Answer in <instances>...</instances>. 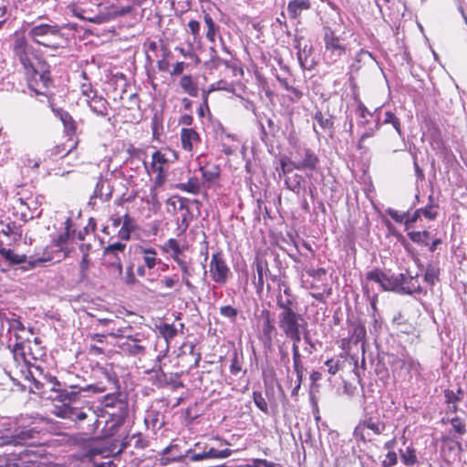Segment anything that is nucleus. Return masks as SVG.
<instances>
[{
    "mask_svg": "<svg viewBox=\"0 0 467 467\" xmlns=\"http://www.w3.org/2000/svg\"><path fill=\"white\" fill-rule=\"evenodd\" d=\"M152 169L154 171H158L159 173L162 172V164L166 162V159L163 154H161L159 150L153 152L152 156Z\"/></svg>",
    "mask_w": 467,
    "mask_h": 467,
    "instance_id": "nucleus-45",
    "label": "nucleus"
},
{
    "mask_svg": "<svg viewBox=\"0 0 467 467\" xmlns=\"http://www.w3.org/2000/svg\"><path fill=\"white\" fill-rule=\"evenodd\" d=\"M36 458V453L31 449H25L18 454L0 456V467H22V463L32 462Z\"/></svg>",
    "mask_w": 467,
    "mask_h": 467,
    "instance_id": "nucleus-10",
    "label": "nucleus"
},
{
    "mask_svg": "<svg viewBox=\"0 0 467 467\" xmlns=\"http://www.w3.org/2000/svg\"><path fill=\"white\" fill-rule=\"evenodd\" d=\"M12 353H13V357H14V359L17 362V363H20L21 361H26V355H25V352H24V345L23 343H16L15 344V346L13 347V349H12Z\"/></svg>",
    "mask_w": 467,
    "mask_h": 467,
    "instance_id": "nucleus-51",
    "label": "nucleus"
},
{
    "mask_svg": "<svg viewBox=\"0 0 467 467\" xmlns=\"http://www.w3.org/2000/svg\"><path fill=\"white\" fill-rule=\"evenodd\" d=\"M276 306L280 309L279 314H285L290 312H296L298 303L296 300V296L282 297L281 291H279L276 296Z\"/></svg>",
    "mask_w": 467,
    "mask_h": 467,
    "instance_id": "nucleus-24",
    "label": "nucleus"
},
{
    "mask_svg": "<svg viewBox=\"0 0 467 467\" xmlns=\"http://www.w3.org/2000/svg\"><path fill=\"white\" fill-rule=\"evenodd\" d=\"M254 265L257 274L256 279L254 280V285L256 289V294L261 295L265 287V276L269 277L273 282H275L277 281V275L271 274L266 260L263 258L256 257L254 259Z\"/></svg>",
    "mask_w": 467,
    "mask_h": 467,
    "instance_id": "nucleus-8",
    "label": "nucleus"
},
{
    "mask_svg": "<svg viewBox=\"0 0 467 467\" xmlns=\"http://www.w3.org/2000/svg\"><path fill=\"white\" fill-rule=\"evenodd\" d=\"M90 109L99 116L105 117L108 115L109 102L102 97H99L94 93L90 99H87Z\"/></svg>",
    "mask_w": 467,
    "mask_h": 467,
    "instance_id": "nucleus-23",
    "label": "nucleus"
},
{
    "mask_svg": "<svg viewBox=\"0 0 467 467\" xmlns=\"http://www.w3.org/2000/svg\"><path fill=\"white\" fill-rule=\"evenodd\" d=\"M49 65L38 57H36V65L32 70H28L26 74L34 80L39 79L44 87L47 88L51 84Z\"/></svg>",
    "mask_w": 467,
    "mask_h": 467,
    "instance_id": "nucleus-12",
    "label": "nucleus"
},
{
    "mask_svg": "<svg viewBox=\"0 0 467 467\" xmlns=\"http://www.w3.org/2000/svg\"><path fill=\"white\" fill-rule=\"evenodd\" d=\"M12 50L26 72L33 69L36 62H33L31 57L34 56L35 48L25 36H17L14 40Z\"/></svg>",
    "mask_w": 467,
    "mask_h": 467,
    "instance_id": "nucleus-4",
    "label": "nucleus"
},
{
    "mask_svg": "<svg viewBox=\"0 0 467 467\" xmlns=\"http://www.w3.org/2000/svg\"><path fill=\"white\" fill-rule=\"evenodd\" d=\"M177 188L192 194H198L201 190L200 182L196 177H191L187 182L179 183Z\"/></svg>",
    "mask_w": 467,
    "mask_h": 467,
    "instance_id": "nucleus-35",
    "label": "nucleus"
},
{
    "mask_svg": "<svg viewBox=\"0 0 467 467\" xmlns=\"http://www.w3.org/2000/svg\"><path fill=\"white\" fill-rule=\"evenodd\" d=\"M305 179L302 175L298 173H293L291 175H287L285 178V187L296 193V195H299L302 191L306 192V188L304 185Z\"/></svg>",
    "mask_w": 467,
    "mask_h": 467,
    "instance_id": "nucleus-21",
    "label": "nucleus"
},
{
    "mask_svg": "<svg viewBox=\"0 0 467 467\" xmlns=\"http://www.w3.org/2000/svg\"><path fill=\"white\" fill-rule=\"evenodd\" d=\"M181 141L183 150L192 151L201 142V138L195 130L183 128L181 131Z\"/></svg>",
    "mask_w": 467,
    "mask_h": 467,
    "instance_id": "nucleus-19",
    "label": "nucleus"
},
{
    "mask_svg": "<svg viewBox=\"0 0 467 467\" xmlns=\"http://www.w3.org/2000/svg\"><path fill=\"white\" fill-rule=\"evenodd\" d=\"M112 192L113 188L109 182L108 180H104L100 176L96 184L93 195L90 197L89 203H91L96 198H99L102 202H108L112 196Z\"/></svg>",
    "mask_w": 467,
    "mask_h": 467,
    "instance_id": "nucleus-17",
    "label": "nucleus"
},
{
    "mask_svg": "<svg viewBox=\"0 0 467 467\" xmlns=\"http://www.w3.org/2000/svg\"><path fill=\"white\" fill-rule=\"evenodd\" d=\"M267 127H268V132L265 130L264 125L261 123V130H262V140H265V137L267 136V134H271L272 136H275V134L279 130V127L275 124L274 120L270 118L267 119Z\"/></svg>",
    "mask_w": 467,
    "mask_h": 467,
    "instance_id": "nucleus-52",
    "label": "nucleus"
},
{
    "mask_svg": "<svg viewBox=\"0 0 467 467\" xmlns=\"http://www.w3.org/2000/svg\"><path fill=\"white\" fill-rule=\"evenodd\" d=\"M421 217V213L419 209H417L412 214H410L408 212V216H406L405 224L407 227H410L411 224L416 223Z\"/></svg>",
    "mask_w": 467,
    "mask_h": 467,
    "instance_id": "nucleus-63",
    "label": "nucleus"
},
{
    "mask_svg": "<svg viewBox=\"0 0 467 467\" xmlns=\"http://www.w3.org/2000/svg\"><path fill=\"white\" fill-rule=\"evenodd\" d=\"M382 418H384V415H380L379 412H365L364 419L361 421L375 435H381L387 427Z\"/></svg>",
    "mask_w": 467,
    "mask_h": 467,
    "instance_id": "nucleus-13",
    "label": "nucleus"
},
{
    "mask_svg": "<svg viewBox=\"0 0 467 467\" xmlns=\"http://www.w3.org/2000/svg\"><path fill=\"white\" fill-rule=\"evenodd\" d=\"M312 117L323 130L333 131L334 122L332 115H325L320 109H317Z\"/></svg>",
    "mask_w": 467,
    "mask_h": 467,
    "instance_id": "nucleus-29",
    "label": "nucleus"
},
{
    "mask_svg": "<svg viewBox=\"0 0 467 467\" xmlns=\"http://www.w3.org/2000/svg\"><path fill=\"white\" fill-rule=\"evenodd\" d=\"M55 113L62 121L66 133L68 136L75 135L77 130V124L72 116L67 111L61 109L55 110Z\"/></svg>",
    "mask_w": 467,
    "mask_h": 467,
    "instance_id": "nucleus-26",
    "label": "nucleus"
},
{
    "mask_svg": "<svg viewBox=\"0 0 467 467\" xmlns=\"http://www.w3.org/2000/svg\"><path fill=\"white\" fill-rule=\"evenodd\" d=\"M439 205L434 203V198L432 195L429 196V203L424 208H420L421 216L429 220H435L438 216Z\"/></svg>",
    "mask_w": 467,
    "mask_h": 467,
    "instance_id": "nucleus-31",
    "label": "nucleus"
},
{
    "mask_svg": "<svg viewBox=\"0 0 467 467\" xmlns=\"http://www.w3.org/2000/svg\"><path fill=\"white\" fill-rule=\"evenodd\" d=\"M213 90H215V88L213 86H212L209 90L202 91V103L200 105L199 109H198V114L200 117L204 116V109H207V110L209 109L208 96H209V93Z\"/></svg>",
    "mask_w": 467,
    "mask_h": 467,
    "instance_id": "nucleus-54",
    "label": "nucleus"
},
{
    "mask_svg": "<svg viewBox=\"0 0 467 467\" xmlns=\"http://www.w3.org/2000/svg\"><path fill=\"white\" fill-rule=\"evenodd\" d=\"M418 276V275L407 276L403 274V281L400 285V294L412 295L416 293L426 295L427 292L420 286Z\"/></svg>",
    "mask_w": 467,
    "mask_h": 467,
    "instance_id": "nucleus-14",
    "label": "nucleus"
},
{
    "mask_svg": "<svg viewBox=\"0 0 467 467\" xmlns=\"http://www.w3.org/2000/svg\"><path fill=\"white\" fill-rule=\"evenodd\" d=\"M180 86L190 96H192V97L198 96V87L193 82V80L190 75H185L181 78Z\"/></svg>",
    "mask_w": 467,
    "mask_h": 467,
    "instance_id": "nucleus-33",
    "label": "nucleus"
},
{
    "mask_svg": "<svg viewBox=\"0 0 467 467\" xmlns=\"http://www.w3.org/2000/svg\"><path fill=\"white\" fill-rule=\"evenodd\" d=\"M325 365L327 367V371L331 375H336L340 368V361L334 360L333 358L327 359Z\"/></svg>",
    "mask_w": 467,
    "mask_h": 467,
    "instance_id": "nucleus-60",
    "label": "nucleus"
},
{
    "mask_svg": "<svg viewBox=\"0 0 467 467\" xmlns=\"http://www.w3.org/2000/svg\"><path fill=\"white\" fill-rule=\"evenodd\" d=\"M408 236L410 237V239L413 242V243H416L418 244H420V245H424V246H427L429 245V241H430V238H431V233L424 230V231H413V232H410L408 233Z\"/></svg>",
    "mask_w": 467,
    "mask_h": 467,
    "instance_id": "nucleus-36",
    "label": "nucleus"
},
{
    "mask_svg": "<svg viewBox=\"0 0 467 467\" xmlns=\"http://www.w3.org/2000/svg\"><path fill=\"white\" fill-rule=\"evenodd\" d=\"M137 228L136 221L130 214L126 213L123 216V222L120 229L119 230L118 236L121 240L128 241L130 238V234Z\"/></svg>",
    "mask_w": 467,
    "mask_h": 467,
    "instance_id": "nucleus-25",
    "label": "nucleus"
},
{
    "mask_svg": "<svg viewBox=\"0 0 467 467\" xmlns=\"http://www.w3.org/2000/svg\"><path fill=\"white\" fill-rule=\"evenodd\" d=\"M202 179L207 182H213L214 180L218 179L220 176V169L218 166H213L210 170H205L204 168H200Z\"/></svg>",
    "mask_w": 467,
    "mask_h": 467,
    "instance_id": "nucleus-44",
    "label": "nucleus"
},
{
    "mask_svg": "<svg viewBox=\"0 0 467 467\" xmlns=\"http://www.w3.org/2000/svg\"><path fill=\"white\" fill-rule=\"evenodd\" d=\"M441 268L439 262L430 261L425 267L424 281L433 287L440 281Z\"/></svg>",
    "mask_w": 467,
    "mask_h": 467,
    "instance_id": "nucleus-22",
    "label": "nucleus"
},
{
    "mask_svg": "<svg viewBox=\"0 0 467 467\" xmlns=\"http://www.w3.org/2000/svg\"><path fill=\"white\" fill-rule=\"evenodd\" d=\"M387 213L390 216V218L392 220H394L396 223H405L406 216H408V212L400 214V213H399L398 211H396L392 208H389L387 210Z\"/></svg>",
    "mask_w": 467,
    "mask_h": 467,
    "instance_id": "nucleus-56",
    "label": "nucleus"
},
{
    "mask_svg": "<svg viewBox=\"0 0 467 467\" xmlns=\"http://www.w3.org/2000/svg\"><path fill=\"white\" fill-rule=\"evenodd\" d=\"M398 462V457L395 451H389L382 461L383 467H393Z\"/></svg>",
    "mask_w": 467,
    "mask_h": 467,
    "instance_id": "nucleus-57",
    "label": "nucleus"
},
{
    "mask_svg": "<svg viewBox=\"0 0 467 467\" xmlns=\"http://www.w3.org/2000/svg\"><path fill=\"white\" fill-rule=\"evenodd\" d=\"M140 250L141 254H143L142 259H143L145 265L149 269H152L157 264L156 251L153 248H145V247H140Z\"/></svg>",
    "mask_w": 467,
    "mask_h": 467,
    "instance_id": "nucleus-37",
    "label": "nucleus"
},
{
    "mask_svg": "<svg viewBox=\"0 0 467 467\" xmlns=\"http://www.w3.org/2000/svg\"><path fill=\"white\" fill-rule=\"evenodd\" d=\"M319 163V158L309 148H300L296 151L295 159L293 160V167L296 170L315 171Z\"/></svg>",
    "mask_w": 467,
    "mask_h": 467,
    "instance_id": "nucleus-7",
    "label": "nucleus"
},
{
    "mask_svg": "<svg viewBox=\"0 0 467 467\" xmlns=\"http://www.w3.org/2000/svg\"><path fill=\"white\" fill-rule=\"evenodd\" d=\"M253 400L255 406L264 413H268V405L265 399L263 397V394L260 391L253 392Z\"/></svg>",
    "mask_w": 467,
    "mask_h": 467,
    "instance_id": "nucleus-46",
    "label": "nucleus"
},
{
    "mask_svg": "<svg viewBox=\"0 0 467 467\" xmlns=\"http://www.w3.org/2000/svg\"><path fill=\"white\" fill-rule=\"evenodd\" d=\"M400 458L402 462L408 466H412L417 462L416 451L410 447H407L404 451L400 450Z\"/></svg>",
    "mask_w": 467,
    "mask_h": 467,
    "instance_id": "nucleus-41",
    "label": "nucleus"
},
{
    "mask_svg": "<svg viewBox=\"0 0 467 467\" xmlns=\"http://www.w3.org/2000/svg\"><path fill=\"white\" fill-rule=\"evenodd\" d=\"M144 340L145 338L142 334L136 333L134 334L133 342L130 340L119 341L118 348L130 356L144 355L146 347L141 344Z\"/></svg>",
    "mask_w": 467,
    "mask_h": 467,
    "instance_id": "nucleus-11",
    "label": "nucleus"
},
{
    "mask_svg": "<svg viewBox=\"0 0 467 467\" xmlns=\"http://www.w3.org/2000/svg\"><path fill=\"white\" fill-rule=\"evenodd\" d=\"M0 255L9 265H21V269L28 271L36 267L37 261L27 260L26 254H18L12 249L0 247Z\"/></svg>",
    "mask_w": 467,
    "mask_h": 467,
    "instance_id": "nucleus-9",
    "label": "nucleus"
},
{
    "mask_svg": "<svg viewBox=\"0 0 467 467\" xmlns=\"http://www.w3.org/2000/svg\"><path fill=\"white\" fill-rule=\"evenodd\" d=\"M53 379L44 383L42 393V397L61 403L55 406L53 413L58 418L69 420L78 424L88 420V424L85 433L88 435L95 434L100 424L99 416L88 402L80 400V393L87 390L88 388L61 382L56 377H53Z\"/></svg>",
    "mask_w": 467,
    "mask_h": 467,
    "instance_id": "nucleus-1",
    "label": "nucleus"
},
{
    "mask_svg": "<svg viewBox=\"0 0 467 467\" xmlns=\"http://www.w3.org/2000/svg\"><path fill=\"white\" fill-rule=\"evenodd\" d=\"M296 48L297 49V59L300 64V67L304 70H310L314 67L315 62L310 57L312 55V46L305 44L302 45L301 42H298L296 45Z\"/></svg>",
    "mask_w": 467,
    "mask_h": 467,
    "instance_id": "nucleus-16",
    "label": "nucleus"
},
{
    "mask_svg": "<svg viewBox=\"0 0 467 467\" xmlns=\"http://www.w3.org/2000/svg\"><path fill=\"white\" fill-rule=\"evenodd\" d=\"M188 26H189L190 32L193 36V40L195 42L196 41L200 42V40H201V35H200L201 25H200V23L196 20H191L188 23Z\"/></svg>",
    "mask_w": 467,
    "mask_h": 467,
    "instance_id": "nucleus-55",
    "label": "nucleus"
},
{
    "mask_svg": "<svg viewBox=\"0 0 467 467\" xmlns=\"http://www.w3.org/2000/svg\"><path fill=\"white\" fill-rule=\"evenodd\" d=\"M72 235L73 234L65 231L54 240L55 245L58 247L61 251H65L66 245Z\"/></svg>",
    "mask_w": 467,
    "mask_h": 467,
    "instance_id": "nucleus-50",
    "label": "nucleus"
},
{
    "mask_svg": "<svg viewBox=\"0 0 467 467\" xmlns=\"http://www.w3.org/2000/svg\"><path fill=\"white\" fill-rule=\"evenodd\" d=\"M30 374H32L30 372ZM32 377V384L31 391L34 393H38L42 396L43 389H44V383L42 382L40 378H36L34 375H31Z\"/></svg>",
    "mask_w": 467,
    "mask_h": 467,
    "instance_id": "nucleus-58",
    "label": "nucleus"
},
{
    "mask_svg": "<svg viewBox=\"0 0 467 467\" xmlns=\"http://www.w3.org/2000/svg\"><path fill=\"white\" fill-rule=\"evenodd\" d=\"M233 453V451L230 449H224V450H216L214 448H210L208 451V456L209 459H224L229 456H231Z\"/></svg>",
    "mask_w": 467,
    "mask_h": 467,
    "instance_id": "nucleus-49",
    "label": "nucleus"
},
{
    "mask_svg": "<svg viewBox=\"0 0 467 467\" xmlns=\"http://www.w3.org/2000/svg\"><path fill=\"white\" fill-rule=\"evenodd\" d=\"M365 426L364 424H362V421L360 420L359 423L356 426V428L354 429V431H353V436L355 437V439H358V440H361L363 441H366V436H365V433H364V430H365Z\"/></svg>",
    "mask_w": 467,
    "mask_h": 467,
    "instance_id": "nucleus-62",
    "label": "nucleus"
},
{
    "mask_svg": "<svg viewBox=\"0 0 467 467\" xmlns=\"http://www.w3.org/2000/svg\"><path fill=\"white\" fill-rule=\"evenodd\" d=\"M278 327L285 335L296 330H306L307 322L304 316L297 311L278 314Z\"/></svg>",
    "mask_w": 467,
    "mask_h": 467,
    "instance_id": "nucleus-6",
    "label": "nucleus"
},
{
    "mask_svg": "<svg viewBox=\"0 0 467 467\" xmlns=\"http://www.w3.org/2000/svg\"><path fill=\"white\" fill-rule=\"evenodd\" d=\"M134 441V446L138 449H145L149 446V441L144 440L139 433L130 437V441Z\"/></svg>",
    "mask_w": 467,
    "mask_h": 467,
    "instance_id": "nucleus-61",
    "label": "nucleus"
},
{
    "mask_svg": "<svg viewBox=\"0 0 467 467\" xmlns=\"http://www.w3.org/2000/svg\"><path fill=\"white\" fill-rule=\"evenodd\" d=\"M401 281H403V274L389 275L386 273L383 281L382 290L393 291L400 294V285Z\"/></svg>",
    "mask_w": 467,
    "mask_h": 467,
    "instance_id": "nucleus-28",
    "label": "nucleus"
},
{
    "mask_svg": "<svg viewBox=\"0 0 467 467\" xmlns=\"http://www.w3.org/2000/svg\"><path fill=\"white\" fill-rule=\"evenodd\" d=\"M105 407H118L119 410H126V403L120 400H114L113 398L107 397L105 399Z\"/></svg>",
    "mask_w": 467,
    "mask_h": 467,
    "instance_id": "nucleus-59",
    "label": "nucleus"
},
{
    "mask_svg": "<svg viewBox=\"0 0 467 467\" xmlns=\"http://www.w3.org/2000/svg\"><path fill=\"white\" fill-rule=\"evenodd\" d=\"M159 331L161 334V336L166 339L170 340L172 339L177 335V329L172 324H167L163 323L161 324L159 327Z\"/></svg>",
    "mask_w": 467,
    "mask_h": 467,
    "instance_id": "nucleus-43",
    "label": "nucleus"
},
{
    "mask_svg": "<svg viewBox=\"0 0 467 467\" xmlns=\"http://www.w3.org/2000/svg\"><path fill=\"white\" fill-rule=\"evenodd\" d=\"M210 275L212 280L219 285H225L232 275L222 250L216 251L212 255L210 262Z\"/></svg>",
    "mask_w": 467,
    "mask_h": 467,
    "instance_id": "nucleus-5",
    "label": "nucleus"
},
{
    "mask_svg": "<svg viewBox=\"0 0 467 467\" xmlns=\"http://www.w3.org/2000/svg\"><path fill=\"white\" fill-rule=\"evenodd\" d=\"M385 274L381 269L374 268L366 274V279L367 281L379 284L382 289Z\"/></svg>",
    "mask_w": 467,
    "mask_h": 467,
    "instance_id": "nucleus-42",
    "label": "nucleus"
},
{
    "mask_svg": "<svg viewBox=\"0 0 467 467\" xmlns=\"http://www.w3.org/2000/svg\"><path fill=\"white\" fill-rule=\"evenodd\" d=\"M324 44L323 59L326 64L334 65L346 55V46L329 26L324 27Z\"/></svg>",
    "mask_w": 467,
    "mask_h": 467,
    "instance_id": "nucleus-3",
    "label": "nucleus"
},
{
    "mask_svg": "<svg viewBox=\"0 0 467 467\" xmlns=\"http://www.w3.org/2000/svg\"><path fill=\"white\" fill-rule=\"evenodd\" d=\"M263 317L262 323V340L265 346L270 347L273 342V334L275 331L274 319L271 317L269 310H263L261 313Z\"/></svg>",
    "mask_w": 467,
    "mask_h": 467,
    "instance_id": "nucleus-15",
    "label": "nucleus"
},
{
    "mask_svg": "<svg viewBox=\"0 0 467 467\" xmlns=\"http://www.w3.org/2000/svg\"><path fill=\"white\" fill-rule=\"evenodd\" d=\"M379 110V108L376 109L374 112H370L367 107L360 101H358V106L356 109V113L358 117V127H366L367 124H369L370 120L368 117L376 116V113Z\"/></svg>",
    "mask_w": 467,
    "mask_h": 467,
    "instance_id": "nucleus-27",
    "label": "nucleus"
},
{
    "mask_svg": "<svg viewBox=\"0 0 467 467\" xmlns=\"http://www.w3.org/2000/svg\"><path fill=\"white\" fill-rule=\"evenodd\" d=\"M204 23L207 26L206 37L210 42L213 43L215 41V36L219 31V26L214 23L209 14L204 15Z\"/></svg>",
    "mask_w": 467,
    "mask_h": 467,
    "instance_id": "nucleus-38",
    "label": "nucleus"
},
{
    "mask_svg": "<svg viewBox=\"0 0 467 467\" xmlns=\"http://www.w3.org/2000/svg\"><path fill=\"white\" fill-rule=\"evenodd\" d=\"M382 124H391L395 130L397 131L398 135L402 138L403 137V131L401 129V123L400 119L390 110H387L384 113V119L382 120Z\"/></svg>",
    "mask_w": 467,
    "mask_h": 467,
    "instance_id": "nucleus-34",
    "label": "nucleus"
},
{
    "mask_svg": "<svg viewBox=\"0 0 467 467\" xmlns=\"http://www.w3.org/2000/svg\"><path fill=\"white\" fill-rule=\"evenodd\" d=\"M63 27L65 26H59L53 22L40 23L28 30V36L39 46L57 50L62 47L61 41L64 40Z\"/></svg>",
    "mask_w": 467,
    "mask_h": 467,
    "instance_id": "nucleus-2",
    "label": "nucleus"
},
{
    "mask_svg": "<svg viewBox=\"0 0 467 467\" xmlns=\"http://www.w3.org/2000/svg\"><path fill=\"white\" fill-rule=\"evenodd\" d=\"M220 314L223 317L234 321L237 317L238 310L231 306H223L220 307Z\"/></svg>",
    "mask_w": 467,
    "mask_h": 467,
    "instance_id": "nucleus-53",
    "label": "nucleus"
},
{
    "mask_svg": "<svg viewBox=\"0 0 467 467\" xmlns=\"http://www.w3.org/2000/svg\"><path fill=\"white\" fill-rule=\"evenodd\" d=\"M242 370L241 364L239 362L237 354H234L231 360L230 371L234 375H237Z\"/></svg>",
    "mask_w": 467,
    "mask_h": 467,
    "instance_id": "nucleus-64",
    "label": "nucleus"
},
{
    "mask_svg": "<svg viewBox=\"0 0 467 467\" xmlns=\"http://www.w3.org/2000/svg\"><path fill=\"white\" fill-rule=\"evenodd\" d=\"M363 128H364V131L362 132L360 139L358 140V146L359 149L362 148L363 141L368 138L373 137L374 134L376 133V131L379 130V129H377V125H373L371 123V121L369 122V124H367V126L363 127Z\"/></svg>",
    "mask_w": 467,
    "mask_h": 467,
    "instance_id": "nucleus-48",
    "label": "nucleus"
},
{
    "mask_svg": "<svg viewBox=\"0 0 467 467\" xmlns=\"http://www.w3.org/2000/svg\"><path fill=\"white\" fill-rule=\"evenodd\" d=\"M125 248L126 244L117 242L112 244H109L107 247L104 248L103 252L105 256H111V254H114V260L110 262V265L116 268L119 275L122 274V264L118 254L123 253Z\"/></svg>",
    "mask_w": 467,
    "mask_h": 467,
    "instance_id": "nucleus-18",
    "label": "nucleus"
},
{
    "mask_svg": "<svg viewBox=\"0 0 467 467\" xmlns=\"http://www.w3.org/2000/svg\"><path fill=\"white\" fill-rule=\"evenodd\" d=\"M2 229L0 233L5 236H22V229L21 226L16 225L15 222H10L8 223H4L1 222Z\"/></svg>",
    "mask_w": 467,
    "mask_h": 467,
    "instance_id": "nucleus-39",
    "label": "nucleus"
},
{
    "mask_svg": "<svg viewBox=\"0 0 467 467\" xmlns=\"http://www.w3.org/2000/svg\"><path fill=\"white\" fill-rule=\"evenodd\" d=\"M311 8L309 0H291L287 5V13L291 19L300 18L304 11Z\"/></svg>",
    "mask_w": 467,
    "mask_h": 467,
    "instance_id": "nucleus-20",
    "label": "nucleus"
},
{
    "mask_svg": "<svg viewBox=\"0 0 467 467\" xmlns=\"http://www.w3.org/2000/svg\"><path fill=\"white\" fill-rule=\"evenodd\" d=\"M180 269L182 271V279L186 287L189 290H192L194 288L193 285L191 283L190 278L194 275V268L185 261L180 262Z\"/></svg>",
    "mask_w": 467,
    "mask_h": 467,
    "instance_id": "nucleus-32",
    "label": "nucleus"
},
{
    "mask_svg": "<svg viewBox=\"0 0 467 467\" xmlns=\"http://www.w3.org/2000/svg\"><path fill=\"white\" fill-rule=\"evenodd\" d=\"M442 422H450L453 431L459 435H464L467 432L466 422L460 417H454L451 419H442Z\"/></svg>",
    "mask_w": 467,
    "mask_h": 467,
    "instance_id": "nucleus-40",
    "label": "nucleus"
},
{
    "mask_svg": "<svg viewBox=\"0 0 467 467\" xmlns=\"http://www.w3.org/2000/svg\"><path fill=\"white\" fill-rule=\"evenodd\" d=\"M164 250L166 252L171 251V258L180 265V262H185L181 257V254L182 253V249L181 248L179 242L176 239L171 238L169 239L163 246Z\"/></svg>",
    "mask_w": 467,
    "mask_h": 467,
    "instance_id": "nucleus-30",
    "label": "nucleus"
},
{
    "mask_svg": "<svg viewBox=\"0 0 467 467\" xmlns=\"http://www.w3.org/2000/svg\"><path fill=\"white\" fill-rule=\"evenodd\" d=\"M444 398L446 403L459 402L463 398V390L460 388L457 393L451 389L444 390Z\"/></svg>",
    "mask_w": 467,
    "mask_h": 467,
    "instance_id": "nucleus-47",
    "label": "nucleus"
}]
</instances>
